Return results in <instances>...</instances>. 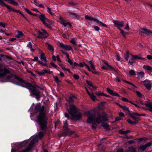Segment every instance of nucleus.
I'll use <instances>...</instances> for the list:
<instances>
[{
	"label": "nucleus",
	"instance_id": "obj_42",
	"mask_svg": "<svg viewBox=\"0 0 152 152\" xmlns=\"http://www.w3.org/2000/svg\"><path fill=\"white\" fill-rule=\"evenodd\" d=\"M44 135V133L42 132H40L38 134L39 137L41 138L43 137Z\"/></svg>",
	"mask_w": 152,
	"mask_h": 152
},
{
	"label": "nucleus",
	"instance_id": "obj_28",
	"mask_svg": "<svg viewBox=\"0 0 152 152\" xmlns=\"http://www.w3.org/2000/svg\"><path fill=\"white\" fill-rule=\"evenodd\" d=\"M145 105L146 107L149 108V109L152 110V103L151 102H147L145 104Z\"/></svg>",
	"mask_w": 152,
	"mask_h": 152
},
{
	"label": "nucleus",
	"instance_id": "obj_21",
	"mask_svg": "<svg viewBox=\"0 0 152 152\" xmlns=\"http://www.w3.org/2000/svg\"><path fill=\"white\" fill-rule=\"evenodd\" d=\"M136 148L132 146L128 147V149L125 151V152H136Z\"/></svg>",
	"mask_w": 152,
	"mask_h": 152
},
{
	"label": "nucleus",
	"instance_id": "obj_5",
	"mask_svg": "<svg viewBox=\"0 0 152 152\" xmlns=\"http://www.w3.org/2000/svg\"><path fill=\"white\" fill-rule=\"evenodd\" d=\"M130 117H131L132 118H133L134 121H132L131 119H128L127 120V121L129 124L132 125H136L138 123V121L140 120L139 117H135V115H137V113H131L130 112L129 113H128Z\"/></svg>",
	"mask_w": 152,
	"mask_h": 152
},
{
	"label": "nucleus",
	"instance_id": "obj_11",
	"mask_svg": "<svg viewBox=\"0 0 152 152\" xmlns=\"http://www.w3.org/2000/svg\"><path fill=\"white\" fill-rule=\"evenodd\" d=\"M67 110L71 116L76 114L77 112V108L74 104H70L69 109H68V107H67Z\"/></svg>",
	"mask_w": 152,
	"mask_h": 152
},
{
	"label": "nucleus",
	"instance_id": "obj_24",
	"mask_svg": "<svg viewBox=\"0 0 152 152\" xmlns=\"http://www.w3.org/2000/svg\"><path fill=\"white\" fill-rule=\"evenodd\" d=\"M143 68L147 71H149L150 72H152V67L149 65H144Z\"/></svg>",
	"mask_w": 152,
	"mask_h": 152
},
{
	"label": "nucleus",
	"instance_id": "obj_3",
	"mask_svg": "<svg viewBox=\"0 0 152 152\" xmlns=\"http://www.w3.org/2000/svg\"><path fill=\"white\" fill-rule=\"evenodd\" d=\"M97 117L95 119V121L98 124H99L102 122L101 118L104 121H107L108 115L104 112H102L101 114L98 113L97 115Z\"/></svg>",
	"mask_w": 152,
	"mask_h": 152
},
{
	"label": "nucleus",
	"instance_id": "obj_64",
	"mask_svg": "<svg viewBox=\"0 0 152 152\" xmlns=\"http://www.w3.org/2000/svg\"><path fill=\"white\" fill-rule=\"evenodd\" d=\"M121 34L123 35V37L125 38H126V33H124V32L123 30H121Z\"/></svg>",
	"mask_w": 152,
	"mask_h": 152
},
{
	"label": "nucleus",
	"instance_id": "obj_44",
	"mask_svg": "<svg viewBox=\"0 0 152 152\" xmlns=\"http://www.w3.org/2000/svg\"><path fill=\"white\" fill-rule=\"evenodd\" d=\"M68 4L69 5L72 6H74L78 4L77 3H74L72 1L69 2Z\"/></svg>",
	"mask_w": 152,
	"mask_h": 152
},
{
	"label": "nucleus",
	"instance_id": "obj_36",
	"mask_svg": "<svg viewBox=\"0 0 152 152\" xmlns=\"http://www.w3.org/2000/svg\"><path fill=\"white\" fill-rule=\"evenodd\" d=\"M89 95L90 96L91 99L93 101H95L96 99L95 96L94 95V94L93 93L90 94H89Z\"/></svg>",
	"mask_w": 152,
	"mask_h": 152
},
{
	"label": "nucleus",
	"instance_id": "obj_29",
	"mask_svg": "<svg viewBox=\"0 0 152 152\" xmlns=\"http://www.w3.org/2000/svg\"><path fill=\"white\" fill-rule=\"evenodd\" d=\"M45 44L47 45L48 46V49L49 50L53 51L54 50L53 47L49 43L47 42L45 43Z\"/></svg>",
	"mask_w": 152,
	"mask_h": 152
},
{
	"label": "nucleus",
	"instance_id": "obj_48",
	"mask_svg": "<svg viewBox=\"0 0 152 152\" xmlns=\"http://www.w3.org/2000/svg\"><path fill=\"white\" fill-rule=\"evenodd\" d=\"M131 54H129V51H127L126 53V57H125V59L126 61H128V60L129 57V55H130Z\"/></svg>",
	"mask_w": 152,
	"mask_h": 152
},
{
	"label": "nucleus",
	"instance_id": "obj_61",
	"mask_svg": "<svg viewBox=\"0 0 152 152\" xmlns=\"http://www.w3.org/2000/svg\"><path fill=\"white\" fill-rule=\"evenodd\" d=\"M92 73L95 74H96L97 75H99L100 74V72H97L95 69V70H93L91 72Z\"/></svg>",
	"mask_w": 152,
	"mask_h": 152
},
{
	"label": "nucleus",
	"instance_id": "obj_23",
	"mask_svg": "<svg viewBox=\"0 0 152 152\" xmlns=\"http://www.w3.org/2000/svg\"><path fill=\"white\" fill-rule=\"evenodd\" d=\"M144 72L142 71L138 72L137 74V79H140L144 77Z\"/></svg>",
	"mask_w": 152,
	"mask_h": 152
},
{
	"label": "nucleus",
	"instance_id": "obj_7",
	"mask_svg": "<svg viewBox=\"0 0 152 152\" xmlns=\"http://www.w3.org/2000/svg\"><path fill=\"white\" fill-rule=\"evenodd\" d=\"M85 17L86 19L88 20H92L95 22L96 23L98 24L100 26H103L107 28V26L106 24L103 23L102 22L95 18L89 16L88 15H85Z\"/></svg>",
	"mask_w": 152,
	"mask_h": 152
},
{
	"label": "nucleus",
	"instance_id": "obj_30",
	"mask_svg": "<svg viewBox=\"0 0 152 152\" xmlns=\"http://www.w3.org/2000/svg\"><path fill=\"white\" fill-rule=\"evenodd\" d=\"M24 36V34L22 31H18V33L16 35L15 37L18 38H20Z\"/></svg>",
	"mask_w": 152,
	"mask_h": 152
},
{
	"label": "nucleus",
	"instance_id": "obj_49",
	"mask_svg": "<svg viewBox=\"0 0 152 152\" xmlns=\"http://www.w3.org/2000/svg\"><path fill=\"white\" fill-rule=\"evenodd\" d=\"M136 93L137 95L139 97H142V95L140 92H139L138 91H136Z\"/></svg>",
	"mask_w": 152,
	"mask_h": 152
},
{
	"label": "nucleus",
	"instance_id": "obj_33",
	"mask_svg": "<svg viewBox=\"0 0 152 152\" xmlns=\"http://www.w3.org/2000/svg\"><path fill=\"white\" fill-rule=\"evenodd\" d=\"M28 143V141H25L20 143L19 144V145L20 147H23L27 144Z\"/></svg>",
	"mask_w": 152,
	"mask_h": 152
},
{
	"label": "nucleus",
	"instance_id": "obj_56",
	"mask_svg": "<svg viewBox=\"0 0 152 152\" xmlns=\"http://www.w3.org/2000/svg\"><path fill=\"white\" fill-rule=\"evenodd\" d=\"M73 77H74V78L75 80H78L80 78L79 76L78 75L76 74H74L73 75Z\"/></svg>",
	"mask_w": 152,
	"mask_h": 152
},
{
	"label": "nucleus",
	"instance_id": "obj_9",
	"mask_svg": "<svg viewBox=\"0 0 152 152\" xmlns=\"http://www.w3.org/2000/svg\"><path fill=\"white\" fill-rule=\"evenodd\" d=\"M41 30L42 32L38 31V33L39 34V35L37 36V37L39 38L42 39L46 38H47L49 36L48 34L44 29L42 28Z\"/></svg>",
	"mask_w": 152,
	"mask_h": 152
},
{
	"label": "nucleus",
	"instance_id": "obj_62",
	"mask_svg": "<svg viewBox=\"0 0 152 152\" xmlns=\"http://www.w3.org/2000/svg\"><path fill=\"white\" fill-rule=\"evenodd\" d=\"M147 140V138L145 137H143L142 138H139L138 139V140L140 141H142L143 140L145 141Z\"/></svg>",
	"mask_w": 152,
	"mask_h": 152
},
{
	"label": "nucleus",
	"instance_id": "obj_17",
	"mask_svg": "<svg viewBox=\"0 0 152 152\" xmlns=\"http://www.w3.org/2000/svg\"><path fill=\"white\" fill-rule=\"evenodd\" d=\"M130 55L134 60L138 59L142 61H145L147 60V59L145 58L141 57L140 55H133L131 54Z\"/></svg>",
	"mask_w": 152,
	"mask_h": 152
},
{
	"label": "nucleus",
	"instance_id": "obj_45",
	"mask_svg": "<svg viewBox=\"0 0 152 152\" xmlns=\"http://www.w3.org/2000/svg\"><path fill=\"white\" fill-rule=\"evenodd\" d=\"M35 72L36 73H38V74L39 75H40L42 76V75H45L44 73V71H43V70H42V71H41V72H39L37 71H36Z\"/></svg>",
	"mask_w": 152,
	"mask_h": 152
},
{
	"label": "nucleus",
	"instance_id": "obj_22",
	"mask_svg": "<svg viewBox=\"0 0 152 152\" xmlns=\"http://www.w3.org/2000/svg\"><path fill=\"white\" fill-rule=\"evenodd\" d=\"M6 7L8 9L9 12H17L19 13L20 12V10H16L14 9L13 8L11 7L9 5L7 6Z\"/></svg>",
	"mask_w": 152,
	"mask_h": 152
},
{
	"label": "nucleus",
	"instance_id": "obj_10",
	"mask_svg": "<svg viewBox=\"0 0 152 152\" xmlns=\"http://www.w3.org/2000/svg\"><path fill=\"white\" fill-rule=\"evenodd\" d=\"M40 91L38 89H33L31 91V95L35 96L38 101H39L41 97Z\"/></svg>",
	"mask_w": 152,
	"mask_h": 152
},
{
	"label": "nucleus",
	"instance_id": "obj_25",
	"mask_svg": "<svg viewBox=\"0 0 152 152\" xmlns=\"http://www.w3.org/2000/svg\"><path fill=\"white\" fill-rule=\"evenodd\" d=\"M40 59L42 61L45 62H47V60L46 59V57L44 53H42L41 54L40 56Z\"/></svg>",
	"mask_w": 152,
	"mask_h": 152
},
{
	"label": "nucleus",
	"instance_id": "obj_43",
	"mask_svg": "<svg viewBox=\"0 0 152 152\" xmlns=\"http://www.w3.org/2000/svg\"><path fill=\"white\" fill-rule=\"evenodd\" d=\"M129 75L131 76H133L135 75V71L133 69H131L129 72Z\"/></svg>",
	"mask_w": 152,
	"mask_h": 152
},
{
	"label": "nucleus",
	"instance_id": "obj_14",
	"mask_svg": "<svg viewBox=\"0 0 152 152\" xmlns=\"http://www.w3.org/2000/svg\"><path fill=\"white\" fill-rule=\"evenodd\" d=\"M59 46L62 48L66 50H73L71 46L66 45L62 43H59Z\"/></svg>",
	"mask_w": 152,
	"mask_h": 152
},
{
	"label": "nucleus",
	"instance_id": "obj_35",
	"mask_svg": "<svg viewBox=\"0 0 152 152\" xmlns=\"http://www.w3.org/2000/svg\"><path fill=\"white\" fill-rule=\"evenodd\" d=\"M27 47L30 48L32 52H34V51L35 50L32 48V46L31 42H29L28 44L27 45Z\"/></svg>",
	"mask_w": 152,
	"mask_h": 152
},
{
	"label": "nucleus",
	"instance_id": "obj_26",
	"mask_svg": "<svg viewBox=\"0 0 152 152\" xmlns=\"http://www.w3.org/2000/svg\"><path fill=\"white\" fill-rule=\"evenodd\" d=\"M107 66L108 67V68H109L108 70H110V71H113V70L117 73H118L119 71V70L118 69L116 68H115L110 65H109Z\"/></svg>",
	"mask_w": 152,
	"mask_h": 152
},
{
	"label": "nucleus",
	"instance_id": "obj_32",
	"mask_svg": "<svg viewBox=\"0 0 152 152\" xmlns=\"http://www.w3.org/2000/svg\"><path fill=\"white\" fill-rule=\"evenodd\" d=\"M23 9L24 10L28 13L31 15L35 16L36 14H34L33 13H31L29 10H28L26 8H25L24 7H23Z\"/></svg>",
	"mask_w": 152,
	"mask_h": 152
},
{
	"label": "nucleus",
	"instance_id": "obj_41",
	"mask_svg": "<svg viewBox=\"0 0 152 152\" xmlns=\"http://www.w3.org/2000/svg\"><path fill=\"white\" fill-rule=\"evenodd\" d=\"M122 109L124 110V111H127L128 112V113H129L130 112V111L129 110V108L126 107L125 106H123Z\"/></svg>",
	"mask_w": 152,
	"mask_h": 152
},
{
	"label": "nucleus",
	"instance_id": "obj_63",
	"mask_svg": "<svg viewBox=\"0 0 152 152\" xmlns=\"http://www.w3.org/2000/svg\"><path fill=\"white\" fill-rule=\"evenodd\" d=\"M47 9L48 10V12L51 15H53V14L52 13L51 11V10L50 8L48 7H47Z\"/></svg>",
	"mask_w": 152,
	"mask_h": 152
},
{
	"label": "nucleus",
	"instance_id": "obj_16",
	"mask_svg": "<svg viewBox=\"0 0 152 152\" xmlns=\"http://www.w3.org/2000/svg\"><path fill=\"white\" fill-rule=\"evenodd\" d=\"M37 140L35 138L33 139L29 144V146L27 147L26 148L27 150H28L30 151L32 149L33 145L36 142Z\"/></svg>",
	"mask_w": 152,
	"mask_h": 152
},
{
	"label": "nucleus",
	"instance_id": "obj_52",
	"mask_svg": "<svg viewBox=\"0 0 152 152\" xmlns=\"http://www.w3.org/2000/svg\"><path fill=\"white\" fill-rule=\"evenodd\" d=\"M96 94L98 96H102L103 93H101L100 91H98L96 93Z\"/></svg>",
	"mask_w": 152,
	"mask_h": 152
},
{
	"label": "nucleus",
	"instance_id": "obj_31",
	"mask_svg": "<svg viewBox=\"0 0 152 152\" xmlns=\"http://www.w3.org/2000/svg\"><path fill=\"white\" fill-rule=\"evenodd\" d=\"M143 85L148 90H150L151 88V83L150 82L148 84H143Z\"/></svg>",
	"mask_w": 152,
	"mask_h": 152
},
{
	"label": "nucleus",
	"instance_id": "obj_20",
	"mask_svg": "<svg viewBox=\"0 0 152 152\" xmlns=\"http://www.w3.org/2000/svg\"><path fill=\"white\" fill-rule=\"evenodd\" d=\"M69 16L72 18H76L79 19L80 18V15H77V14L71 12H69Z\"/></svg>",
	"mask_w": 152,
	"mask_h": 152
},
{
	"label": "nucleus",
	"instance_id": "obj_18",
	"mask_svg": "<svg viewBox=\"0 0 152 152\" xmlns=\"http://www.w3.org/2000/svg\"><path fill=\"white\" fill-rule=\"evenodd\" d=\"M140 32L144 33L148 35H152V31H151L146 28H141L140 30Z\"/></svg>",
	"mask_w": 152,
	"mask_h": 152
},
{
	"label": "nucleus",
	"instance_id": "obj_27",
	"mask_svg": "<svg viewBox=\"0 0 152 152\" xmlns=\"http://www.w3.org/2000/svg\"><path fill=\"white\" fill-rule=\"evenodd\" d=\"M101 126L105 128L107 130H110V128L109 127V125L107 123H102Z\"/></svg>",
	"mask_w": 152,
	"mask_h": 152
},
{
	"label": "nucleus",
	"instance_id": "obj_46",
	"mask_svg": "<svg viewBox=\"0 0 152 152\" xmlns=\"http://www.w3.org/2000/svg\"><path fill=\"white\" fill-rule=\"evenodd\" d=\"M134 59L132 58H131L130 60H129V62H128V64L129 65H132L133 64L134 62Z\"/></svg>",
	"mask_w": 152,
	"mask_h": 152
},
{
	"label": "nucleus",
	"instance_id": "obj_34",
	"mask_svg": "<svg viewBox=\"0 0 152 152\" xmlns=\"http://www.w3.org/2000/svg\"><path fill=\"white\" fill-rule=\"evenodd\" d=\"M75 97L74 96H70L69 98L68 101L69 102L71 103H72L74 102V100L73 99V98H75Z\"/></svg>",
	"mask_w": 152,
	"mask_h": 152
},
{
	"label": "nucleus",
	"instance_id": "obj_47",
	"mask_svg": "<svg viewBox=\"0 0 152 152\" xmlns=\"http://www.w3.org/2000/svg\"><path fill=\"white\" fill-rule=\"evenodd\" d=\"M118 132L121 134H127L126 131H123L122 129L119 130Z\"/></svg>",
	"mask_w": 152,
	"mask_h": 152
},
{
	"label": "nucleus",
	"instance_id": "obj_2",
	"mask_svg": "<svg viewBox=\"0 0 152 152\" xmlns=\"http://www.w3.org/2000/svg\"><path fill=\"white\" fill-rule=\"evenodd\" d=\"M14 77L19 82L18 85L21 86L26 88L31 91L33 89H36V88L34 85H33L29 82L25 81L24 79L17 75H15Z\"/></svg>",
	"mask_w": 152,
	"mask_h": 152
},
{
	"label": "nucleus",
	"instance_id": "obj_51",
	"mask_svg": "<svg viewBox=\"0 0 152 152\" xmlns=\"http://www.w3.org/2000/svg\"><path fill=\"white\" fill-rule=\"evenodd\" d=\"M151 82L148 80H146L144 81H141L140 83H144V84H148V83H149Z\"/></svg>",
	"mask_w": 152,
	"mask_h": 152
},
{
	"label": "nucleus",
	"instance_id": "obj_39",
	"mask_svg": "<svg viewBox=\"0 0 152 152\" xmlns=\"http://www.w3.org/2000/svg\"><path fill=\"white\" fill-rule=\"evenodd\" d=\"M146 149L145 145H141L140 146L138 150L142 151H144Z\"/></svg>",
	"mask_w": 152,
	"mask_h": 152
},
{
	"label": "nucleus",
	"instance_id": "obj_50",
	"mask_svg": "<svg viewBox=\"0 0 152 152\" xmlns=\"http://www.w3.org/2000/svg\"><path fill=\"white\" fill-rule=\"evenodd\" d=\"M68 26L70 28L72 27V25L69 22L66 23H64V26L65 27L66 26Z\"/></svg>",
	"mask_w": 152,
	"mask_h": 152
},
{
	"label": "nucleus",
	"instance_id": "obj_8",
	"mask_svg": "<svg viewBox=\"0 0 152 152\" xmlns=\"http://www.w3.org/2000/svg\"><path fill=\"white\" fill-rule=\"evenodd\" d=\"M10 70L0 65V78H1L5 76L7 74H10Z\"/></svg>",
	"mask_w": 152,
	"mask_h": 152
},
{
	"label": "nucleus",
	"instance_id": "obj_59",
	"mask_svg": "<svg viewBox=\"0 0 152 152\" xmlns=\"http://www.w3.org/2000/svg\"><path fill=\"white\" fill-rule=\"evenodd\" d=\"M38 63L39 64H40L41 65H42L43 66H48L45 63H44L42 62L41 61H39L38 62Z\"/></svg>",
	"mask_w": 152,
	"mask_h": 152
},
{
	"label": "nucleus",
	"instance_id": "obj_15",
	"mask_svg": "<svg viewBox=\"0 0 152 152\" xmlns=\"http://www.w3.org/2000/svg\"><path fill=\"white\" fill-rule=\"evenodd\" d=\"M63 128L64 130L67 131V132L70 133H73L74 132L72 131L68 127V124L66 120L65 121L64 123Z\"/></svg>",
	"mask_w": 152,
	"mask_h": 152
},
{
	"label": "nucleus",
	"instance_id": "obj_38",
	"mask_svg": "<svg viewBox=\"0 0 152 152\" xmlns=\"http://www.w3.org/2000/svg\"><path fill=\"white\" fill-rule=\"evenodd\" d=\"M59 18L60 21V23L64 26V23H66L64 22L65 20H64L63 18H62L60 15H59Z\"/></svg>",
	"mask_w": 152,
	"mask_h": 152
},
{
	"label": "nucleus",
	"instance_id": "obj_19",
	"mask_svg": "<svg viewBox=\"0 0 152 152\" xmlns=\"http://www.w3.org/2000/svg\"><path fill=\"white\" fill-rule=\"evenodd\" d=\"M107 92L111 95L113 96H117L118 97H119L120 95L117 92H114L113 90L110 89L108 88H107Z\"/></svg>",
	"mask_w": 152,
	"mask_h": 152
},
{
	"label": "nucleus",
	"instance_id": "obj_54",
	"mask_svg": "<svg viewBox=\"0 0 152 152\" xmlns=\"http://www.w3.org/2000/svg\"><path fill=\"white\" fill-rule=\"evenodd\" d=\"M152 145V143L151 142H149L145 144V145L146 148L148 147H150Z\"/></svg>",
	"mask_w": 152,
	"mask_h": 152
},
{
	"label": "nucleus",
	"instance_id": "obj_4",
	"mask_svg": "<svg viewBox=\"0 0 152 152\" xmlns=\"http://www.w3.org/2000/svg\"><path fill=\"white\" fill-rule=\"evenodd\" d=\"M87 116H88L86 122L88 124H91L95 120L96 118V114L95 112L92 110L88 111L85 113Z\"/></svg>",
	"mask_w": 152,
	"mask_h": 152
},
{
	"label": "nucleus",
	"instance_id": "obj_37",
	"mask_svg": "<svg viewBox=\"0 0 152 152\" xmlns=\"http://www.w3.org/2000/svg\"><path fill=\"white\" fill-rule=\"evenodd\" d=\"M53 78L54 80L57 83L58 85H59V82H61V81L59 80L58 77L56 76H54Z\"/></svg>",
	"mask_w": 152,
	"mask_h": 152
},
{
	"label": "nucleus",
	"instance_id": "obj_58",
	"mask_svg": "<svg viewBox=\"0 0 152 152\" xmlns=\"http://www.w3.org/2000/svg\"><path fill=\"white\" fill-rule=\"evenodd\" d=\"M97 127V125L95 123H93L92 124V128L93 129H96Z\"/></svg>",
	"mask_w": 152,
	"mask_h": 152
},
{
	"label": "nucleus",
	"instance_id": "obj_6",
	"mask_svg": "<svg viewBox=\"0 0 152 152\" xmlns=\"http://www.w3.org/2000/svg\"><path fill=\"white\" fill-rule=\"evenodd\" d=\"M39 18L44 25H51L53 23L52 21L47 18L43 14H41Z\"/></svg>",
	"mask_w": 152,
	"mask_h": 152
},
{
	"label": "nucleus",
	"instance_id": "obj_40",
	"mask_svg": "<svg viewBox=\"0 0 152 152\" xmlns=\"http://www.w3.org/2000/svg\"><path fill=\"white\" fill-rule=\"evenodd\" d=\"M124 82H125V83H127V84H129V85H130L131 86H133V87H134V88H137V87L136 86H135L134 85L133 83H131V82H130L128 81H126V80H123Z\"/></svg>",
	"mask_w": 152,
	"mask_h": 152
},
{
	"label": "nucleus",
	"instance_id": "obj_55",
	"mask_svg": "<svg viewBox=\"0 0 152 152\" xmlns=\"http://www.w3.org/2000/svg\"><path fill=\"white\" fill-rule=\"evenodd\" d=\"M152 145V143L151 142H149L145 144V145L146 148L148 147H150Z\"/></svg>",
	"mask_w": 152,
	"mask_h": 152
},
{
	"label": "nucleus",
	"instance_id": "obj_1",
	"mask_svg": "<svg viewBox=\"0 0 152 152\" xmlns=\"http://www.w3.org/2000/svg\"><path fill=\"white\" fill-rule=\"evenodd\" d=\"M45 106H41L40 103L36 105L34 112L35 113H39L37 118V122L39 126L40 129L42 130L45 131L47 128L48 119L45 111L44 110Z\"/></svg>",
	"mask_w": 152,
	"mask_h": 152
},
{
	"label": "nucleus",
	"instance_id": "obj_60",
	"mask_svg": "<svg viewBox=\"0 0 152 152\" xmlns=\"http://www.w3.org/2000/svg\"><path fill=\"white\" fill-rule=\"evenodd\" d=\"M27 71L28 73H30L32 76L34 77H36V75L34 74L32 72L29 70H27Z\"/></svg>",
	"mask_w": 152,
	"mask_h": 152
},
{
	"label": "nucleus",
	"instance_id": "obj_57",
	"mask_svg": "<svg viewBox=\"0 0 152 152\" xmlns=\"http://www.w3.org/2000/svg\"><path fill=\"white\" fill-rule=\"evenodd\" d=\"M86 83L89 86H91L92 85H93V84L92 83V82L90 81H89V80H86Z\"/></svg>",
	"mask_w": 152,
	"mask_h": 152
},
{
	"label": "nucleus",
	"instance_id": "obj_53",
	"mask_svg": "<svg viewBox=\"0 0 152 152\" xmlns=\"http://www.w3.org/2000/svg\"><path fill=\"white\" fill-rule=\"evenodd\" d=\"M43 71H44L45 74V73L50 74L53 72L52 71H50L49 70H48L46 69H44L43 70Z\"/></svg>",
	"mask_w": 152,
	"mask_h": 152
},
{
	"label": "nucleus",
	"instance_id": "obj_13",
	"mask_svg": "<svg viewBox=\"0 0 152 152\" xmlns=\"http://www.w3.org/2000/svg\"><path fill=\"white\" fill-rule=\"evenodd\" d=\"M82 118V114L80 113H79L78 114H74L73 115L71 116L70 119L73 121H76L79 120Z\"/></svg>",
	"mask_w": 152,
	"mask_h": 152
},
{
	"label": "nucleus",
	"instance_id": "obj_12",
	"mask_svg": "<svg viewBox=\"0 0 152 152\" xmlns=\"http://www.w3.org/2000/svg\"><path fill=\"white\" fill-rule=\"evenodd\" d=\"M113 23L114 24V26L120 31L122 30L120 27H123L124 26V23L122 21L120 22L118 20H113Z\"/></svg>",
	"mask_w": 152,
	"mask_h": 152
}]
</instances>
